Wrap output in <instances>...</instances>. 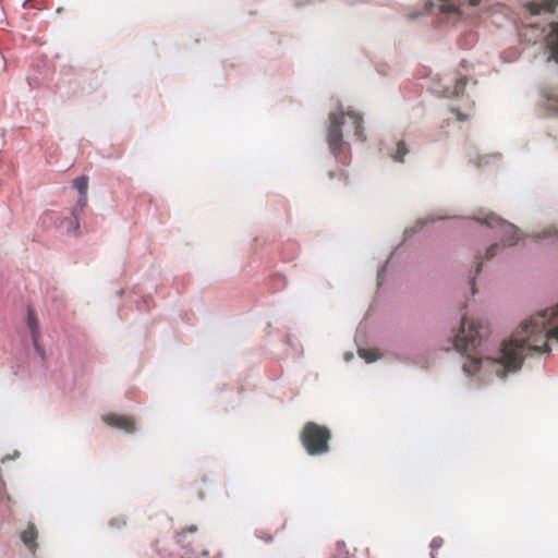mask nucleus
<instances>
[{
    "mask_svg": "<svg viewBox=\"0 0 558 558\" xmlns=\"http://www.w3.org/2000/svg\"><path fill=\"white\" fill-rule=\"evenodd\" d=\"M27 324L32 331L33 345H37V338L39 337V325L36 315L31 308L27 311Z\"/></svg>",
    "mask_w": 558,
    "mask_h": 558,
    "instance_id": "obj_8",
    "label": "nucleus"
},
{
    "mask_svg": "<svg viewBox=\"0 0 558 558\" xmlns=\"http://www.w3.org/2000/svg\"><path fill=\"white\" fill-rule=\"evenodd\" d=\"M359 354L361 359H363L366 363H372L376 361V356L372 351L361 349L359 350Z\"/></svg>",
    "mask_w": 558,
    "mask_h": 558,
    "instance_id": "obj_15",
    "label": "nucleus"
},
{
    "mask_svg": "<svg viewBox=\"0 0 558 558\" xmlns=\"http://www.w3.org/2000/svg\"><path fill=\"white\" fill-rule=\"evenodd\" d=\"M430 547H432L433 549H438V548L440 547V544H436L435 542H433V543L430 544Z\"/></svg>",
    "mask_w": 558,
    "mask_h": 558,
    "instance_id": "obj_21",
    "label": "nucleus"
},
{
    "mask_svg": "<svg viewBox=\"0 0 558 558\" xmlns=\"http://www.w3.org/2000/svg\"><path fill=\"white\" fill-rule=\"evenodd\" d=\"M466 85V78L461 77L459 80H456L453 86L444 85L442 90H437V93L441 94V96L447 98H457L460 96V94L464 90V87Z\"/></svg>",
    "mask_w": 558,
    "mask_h": 558,
    "instance_id": "obj_6",
    "label": "nucleus"
},
{
    "mask_svg": "<svg viewBox=\"0 0 558 558\" xmlns=\"http://www.w3.org/2000/svg\"><path fill=\"white\" fill-rule=\"evenodd\" d=\"M525 7L537 19L531 22V37L541 44L548 60L557 65L554 81L544 90V106L558 117V0H530Z\"/></svg>",
    "mask_w": 558,
    "mask_h": 558,
    "instance_id": "obj_2",
    "label": "nucleus"
},
{
    "mask_svg": "<svg viewBox=\"0 0 558 558\" xmlns=\"http://www.w3.org/2000/svg\"><path fill=\"white\" fill-rule=\"evenodd\" d=\"M418 15V13H414L411 15L412 19L416 17Z\"/></svg>",
    "mask_w": 558,
    "mask_h": 558,
    "instance_id": "obj_24",
    "label": "nucleus"
},
{
    "mask_svg": "<svg viewBox=\"0 0 558 558\" xmlns=\"http://www.w3.org/2000/svg\"><path fill=\"white\" fill-rule=\"evenodd\" d=\"M36 537L37 533L34 529V526H29L27 530H25L22 534V541L23 543L29 547V549L35 553V546H36Z\"/></svg>",
    "mask_w": 558,
    "mask_h": 558,
    "instance_id": "obj_9",
    "label": "nucleus"
},
{
    "mask_svg": "<svg viewBox=\"0 0 558 558\" xmlns=\"http://www.w3.org/2000/svg\"><path fill=\"white\" fill-rule=\"evenodd\" d=\"M407 153H408V149H407L405 145L403 143H399L398 147H397V151L395 154V160L402 162Z\"/></svg>",
    "mask_w": 558,
    "mask_h": 558,
    "instance_id": "obj_14",
    "label": "nucleus"
},
{
    "mask_svg": "<svg viewBox=\"0 0 558 558\" xmlns=\"http://www.w3.org/2000/svg\"><path fill=\"white\" fill-rule=\"evenodd\" d=\"M87 202H88V195H81L80 198L76 202V206L78 207V209L75 208L72 211V215L74 216V219H75V222H76L75 229H78V227H80V213L87 205Z\"/></svg>",
    "mask_w": 558,
    "mask_h": 558,
    "instance_id": "obj_10",
    "label": "nucleus"
},
{
    "mask_svg": "<svg viewBox=\"0 0 558 558\" xmlns=\"http://www.w3.org/2000/svg\"><path fill=\"white\" fill-rule=\"evenodd\" d=\"M439 10L446 14H460L461 13L460 8L457 4L451 3V2H441L439 4Z\"/></svg>",
    "mask_w": 558,
    "mask_h": 558,
    "instance_id": "obj_12",
    "label": "nucleus"
},
{
    "mask_svg": "<svg viewBox=\"0 0 558 558\" xmlns=\"http://www.w3.org/2000/svg\"><path fill=\"white\" fill-rule=\"evenodd\" d=\"M425 223L426 221L420 220L414 227L404 231V238L410 239L412 234L421 230Z\"/></svg>",
    "mask_w": 558,
    "mask_h": 558,
    "instance_id": "obj_16",
    "label": "nucleus"
},
{
    "mask_svg": "<svg viewBox=\"0 0 558 558\" xmlns=\"http://www.w3.org/2000/svg\"><path fill=\"white\" fill-rule=\"evenodd\" d=\"M264 541H265L266 543H271V542L274 541V536H271V535H270V536H267V537H265V538H264Z\"/></svg>",
    "mask_w": 558,
    "mask_h": 558,
    "instance_id": "obj_20",
    "label": "nucleus"
},
{
    "mask_svg": "<svg viewBox=\"0 0 558 558\" xmlns=\"http://www.w3.org/2000/svg\"><path fill=\"white\" fill-rule=\"evenodd\" d=\"M481 228L483 234L495 240L494 243L486 246L484 250L475 254L474 277L478 276L485 263H488L499 256L504 246L517 245L521 239L519 229L511 222L504 220L494 213L485 214L483 216L472 218ZM473 278L470 281L471 289L474 291Z\"/></svg>",
    "mask_w": 558,
    "mask_h": 558,
    "instance_id": "obj_3",
    "label": "nucleus"
},
{
    "mask_svg": "<svg viewBox=\"0 0 558 558\" xmlns=\"http://www.w3.org/2000/svg\"><path fill=\"white\" fill-rule=\"evenodd\" d=\"M384 271H385V268H383L381 270H379V272H378V280H380V279H381V276H383V272H384Z\"/></svg>",
    "mask_w": 558,
    "mask_h": 558,
    "instance_id": "obj_22",
    "label": "nucleus"
},
{
    "mask_svg": "<svg viewBox=\"0 0 558 558\" xmlns=\"http://www.w3.org/2000/svg\"><path fill=\"white\" fill-rule=\"evenodd\" d=\"M430 7H433L432 3H426V9L428 10Z\"/></svg>",
    "mask_w": 558,
    "mask_h": 558,
    "instance_id": "obj_23",
    "label": "nucleus"
},
{
    "mask_svg": "<svg viewBox=\"0 0 558 558\" xmlns=\"http://www.w3.org/2000/svg\"><path fill=\"white\" fill-rule=\"evenodd\" d=\"M487 328L476 317L463 316L458 329L452 330L450 345L465 356L463 372L481 377L504 374L521 367L531 352H550L549 340L558 343V305L538 311L521 322L512 337L497 351L489 350L484 341Z\"/></svg>",
    "mask_w": 558,
    "mask_h": 558,
    "instance_id": "obj_1",
    "label": "nucleus"
},
{
    "mask_svg": "<svg viewBox=\"0 0 558 558\" xmlns=\"http://www.w3.org/2000/svg\"><path fill=\"white\" fill-rule=\"evenodd\" d=\"M108 424L119 429L131 432L133 429V421L123 416H110Z\"/></svg>",
    "mask_w": 558,
    "mask_h": 558,
    "instance_id": "obj_7",
    "label": "nucleus"
},
{
    "mask_svg": "<svg viewBox=\"0 0 558 558\" xmlns=\"http://www.w3.org/2000/svg\"><path fill=\"white\" fill-rule=\"evenodd\" d=\"M351 132L359 138L363 137L362 119L359 113L342 110L330 113L327 141L332 151L341 147L344 134L349 136Z\"/></svg>",
    "mask_w": 558,
    "mask_h": 558,
    "instance_id": "obj_4",
    "label": "nucleus"
},
{
    "mask_svg": "<svg viewBox=\"0 0 558 558\" xmlns=\"http://www.w3.org/2000/svg\"><path fill=\"white\" fill-rule=\"evenodd\" d=\"M452 112L457 116L458 120L464 121L466 117L462 114L458 109H452Z\"/></svg>",
    "mask_w": 558,
    "mask_h": 558,
    "instance_id": "obj_18",
    "label": "nucleus"
},
{
    "mask_svg": "<svg viewBox=\"0 0 558 558\" xmlns=\"http://www.w3.org/2000/svg\"><path fill=\"white\" fill-rule=\"evenodd\" d=\"M189 533H195L197 532V526L196 525H191L187 530Z\"/></svg>",
    "mask_w": 558,
    "mask_h": 558,
    "instance_id": "obj_19",
    "label": "nucleus"
},
{
    "mask_svg": "<svg viewBox=\"0 0 558 558\" xmlns=\"http://www.w3.org/2000/svg\"><path fill=\"white\" fill-rule=\"evenodd\" d=\"M535 240H549V239H558V232L554 229H546L538 234L534 235Z\"/></svg>",
    "mask_w": 558,
    "mask_h": 558,
    "instance_id": "obj_13",
    "label": "nucleus"
},
{
    "mask_svg": "<svg viewBox=\"0 0 558 558\" xmlns=\"http://www.w3.org/2000/svg\"><path fill=\"white\" fill-rule=\"evenodd\" d=\"M329 438V429L313 422L305 425L301 435L302 444L311 456H318L328 452Z\"/></svg>",
    "mask_w": 558,
    "mask_h": 558,
    "instance_id": "obj_5",
    "label": "nucleus"
},
{
    "mask_svg": "<svg viewBox=\"0 0 558 558\" xmlns=\"http://www.w3.org/2000/svg\"><path fill=\"white\" fill-rule=\"evenodd\" d=\"M74 186L81 195H88V179L85 175L77 177L74 180Z\"/></svg>",
    "mask_w": 558,
    "mask_h": 558,
    "instance_id": "obj_11",
    "label": "nucleus"
},
{
    "mask_svg": "<svg viewBox=\"0 0 558 558\" xmlns=\"http://www.w3.org/2000/svg\"><path fill=\"white\" fill-rule=\"evenodd\" d=\"M35 351L40 355L41 359L45 357V350L39 345L37 342V345H34Z\"/></svg>",
    "mask_w": 558,
    "mask_h": 558,
    "instance_id": "obj_17",
    "label": "nucleus"
}]
</instances>
